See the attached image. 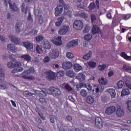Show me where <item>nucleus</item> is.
I'll list each match as a JSON object with an SVG mask.
<instances>
[{
  "mask_svg": "<svg viewBox=\"0 0 131 131\" xmlns=\"http://www.w3.org/2000/svg\"><path fill=\"white\" fill-rule=\"evenodd\" d=\"M34 73H35V71L33 68H32L29 70H25L22 73V76L25 79L32 80L34 79Z\"/></svg>",
  "mask_w": 131,
  "mask_h": 131,
  "instance_id": "1",
  "label": "nucleus"
},
{
  "mask_svg": "<svg viewBox=\"0 0 131 131\" xmlns=\"http://www.w3.org/2000/svg\"><path fill=\"white\" fill-rule=\"evenodd\" d=\"M60 55V52L58 49H52L49 53V56L51 59H57Z\"/></svg>",
  "mask_w": 131,
  "mask_h": 131,
  "instance_id": "2",
  "label": "nucleus"
},
{
  "mask_svg": "<svg viewBox=\"0 0 131 131\" xmlns=\"http://www.w3.org/2000/svg\"><path fill=\"white\" fill-rule=\"evenodd\" d=\"M70 31V27L69 26H62L58 31L59 35H65L66 33Z\"/></svg>",
  "mask_w": 131,
  "mask_h": 131,
  "instance_id": "3",
  "label": "nucleus"
},
{
  "mask_svg": "<svg viewBox=\"0 0 131 131\" xmlns=\"http://www.w3.org/2000/svg\"><path fill=\"white\" fill-rule=\"evenodd\" d=\"M73 26L76 30H81L83 28V23L80 20H77L74 21Z\"/></svg>",
  "mask_w": 131,
  "mask_h": 131,
  "instance_id": "4",
  "label": "nucleus"
},
{
  "mask_svg": "<svg viewBox=\"0 0 131 131\" xmlns=\"http://www.w3.org/2000/svg\"><path fill=\"white\" fill-rule=\"evenodd\" d=\"M116 114L117 117H122V116H124V108H123V106H117Z\"/></svg>",
  "mask_w": 131,
  "mask_h": 131,
  "instance_id": "5",
  "label": "nucleus"
},
{
  "mask_svg": "<svg viewBox=\"0 0 131 131\" xmlns=\"http://www.w3.org/2000/svg\"><path fill=\"white\" fill-rule=\"evenodd\" d=\"M47 78L50 80H55L56 79V73L53 72L52 71H48L45 73Z\"/></svg>",
  "mask_w": 131,
  "mask_h": 131,
  "instance_id": "6",
  "label": "nucleus"
},
{
  "mask_svg": "<svg viewBox=\"0 0 131 131\" xmlns=\"http://www.w3.org/2000/svg\"><path fill=\"white\" fill-rule=\"evenodd\" d=\"M78 39H73L67 43L66 46L67 49H70V48H74L76 46H78Z\"/></svg>",
  "mask_w": 131,
  "mask_h": 131,
  "instance_id": "7",
  "label": "nucleus"
},
{
  "mask_svg": "<svg viewBox=\"0 0 131 131\" xmlns=\"http://www.w3.org/2000/svg\"><path fill=\"white\" fill-rule=\"evenodd\" d=\"M22 63L20 61L16 60L15 63L12 62H9L7 63V66L8 68H15V67H18V66H21Z\"/></svg>",
  "mask_w": 131,
  "mask_h": 131,
  "instance_id": "8",
  "label": "nucleus"
},
{
  "mask_svg": "<svg viewBox=\"0 0 131 131\" xmlns=\"http://www.w3.org/2000/svg\"><path fill=\"white\" fill-rule=\"evenodd\" d=\"M51 41L55 46H61L62 45V37H55L52 39Z\"/></svg>",
  "mask_w": 131,
  "mask_h": 131,
  "instance_id": "9",
  "label": "nucleus"
},
{
  "mask_svg": "<svg viewBox=\"0 0 131 131\" xmlns=\"http://www.w3.org/2000/svg\"><path fill=\"white\" fill-rule=\"evenodd\" d=\"M63 6L62 5H58L55 9V16H59V15H61L62 13H63Z\"/></svg>",
  "mask_w": 131,
  "mask_h": 131,
  "instance_id": "10",
  "label": "nucleus"
},
{
  "mask_svg": "<svg viewBox=\"0 0 131 131\" xmlns=\"http://www.w3.org/2000/svg\"><path fill=\"white\" fill-rule=\"evenodd\" d=\"M116 110L115 106H110L106 109L105 114L107 115H112V114L115 112Z\"/></svg>",
  "mask_w": 131,
  "mask_h": 131,
  "instance_id": "11",
  "label": "nucleus"
},
{
  "mask_svg": "<svg viewBox=\"0 0 131 131\" xmlns=\"http://www.w3.org/2000/svg\"><path fill=\"white\" fill-rule=\"evenodd\" d=\"M96 101V98H95V96L93 95H89L86 98V102L87 104H90L92 105L95 101Z\"/></svg>",
  "mask_w": 131,
  "mask_h": 131,
  "instance_id": "12",
  "label": "nucleus"
},
{
  "mask_svg": "<svg viewBox=\"0 0 131 131\" xmlns=\"http://www.w3.org/2000/svg\"><path fill=\"white\" fill-rule=\"evenodd\" d=\"M76 86L78 89H79V88H83L84 86V88H86V89H87L88 91H92L93 89V87L92 86V85H91V84L89 83H87V84L80 83V84H77Z\"/></svg>",
  "mask_w": 131,
  "mask_h": 131,
  "instance_id": "13",
  "label": "nucleus"
},
{
  "mask_svg": "<svg viewBox=\"0 0 131 131\" xmlns=\"http://www.w3.org/2000/svg\"><path fill=\"white\" fill-rule=\"evenodd\" d=\"M62 66L63 69H66V70L71 69V68H72V63L70 61L64 62H63Z\"/></svg>",
  "mask_w": 131,
  "mask_h": 131,
  "instance_id": "14",
  "label": "nucleus"
},
{
  "mask_svg": "<svg viewBox=\"0 0 131 131\" xmlns=\"http://www.w3.org/2000/svg\"><path fill=\"white\" fill-rule=\"evenodd\" d=\"M92 32L93 34H96L97 33H100L101 35H102V34H103V31H102V30L100 29L99 28V27H98V26H94L92 30Z\"/></svg>",
  "mask_w": 131,
  "mask_h": 131,
  "instance_id": "15",
  "label": "nucleus"
},
{
  "mask_svg": "<svg viewBox=\"0 0 131 131\" xmlns=\"http://www.w3.org/2000/svg\"><path fill=\"white\" fill-rule=\"evenodd\" d=\"M95 125L98 128H102L103 127L102 119L101 118L98 117L95 118Z\"/></svg>",
  "mask_w": 131,
  "mask_h": 131,
  "instance_id": "16",
  "label": "nucleus"
},
{
  "mask_svg": "<svg viewBox=\"0 0 131 131\" xmlns=\"http://www.w3.org/2000/svg\"><path fill=\"white\" fill-rule=\"evenodd\" d=\"M21 46L26 48L27 50H32L33 49V45L29 42H23Z\"/></svg>",
  "mask_w": 131,
  "mask_h": 131,
  "instance_id": "17",
  "label": "nucleus"
},
{
  "mask_svg": "<svg viewBox=\"0 0 131 131\" xmlns=\"http://www.w3.org/2000/svg\"><path fill=\"white\" fill-rule=\"evenodd\" d=\"M52 94L54 97H56V98H59L60 96H61V91L57 88H53L52 89Z\"/></svg>",
  "mask_w": 131,
  "mask_h": 131,
  "instance_id": "18",
  "label": "nucleus"
},
{
  "mask_svg": "<svg viewBox=\"0 0 131 131\" xmlns=\"http://www.w3.org/2000/svg\"><path fill=\"white\" fill-rule=\"evenodd\" d=\"M9 38H10L11 41L16 43V45H20V39L13 36V35H9Z\"/></svg>",
  "mask_w": 131,
  "mask_h": 131,
  "instance_id": "19",
  "label": "nucleus"
},
{
  "mask_svg": "<svg viewBox=\"0 0 131 131\" xmlns=\"http://www.w3.org/2000/svg\"><path fill=\"white\" fill-rule=\"evenodd\" d=\"M95 90L96 93H100L101 92H103L104 90V87L102 86L101 85H94V89L93 90V92H95Z\"/></svg>",
  "mask_w": 131,
  "mask_h": 131,
  "instance_id": "20",
  "label": "nucleus"
},
{
  "mask_svg": "<svg viewBox=\"0 0 131 131\" xmlns=\"http://www.w3.org/2000/svg\"><path fill=\"white\" fill-rule=\"evenodd\" d=\"M7 49L9 52H12V53H16L17 52V47L12 43L7 45Z\"/></svg>",
  "mask_w": 131,
  "mask_h": 131,
  "instance_id": "21",
  "label": "nucleus"
},
{
  "mask_svg": "<svg viewBox=\"0 0 131 131\" xmlns=\"http://www.w3.org/2000/svg\"><path fill=\"white\" fill-rule=\"evenodd\" d=\"M87 65L88 67H89V68H91V69H94L97 67V62L93 60H90L87 62Z\"/></svg>",
  "mask_w": 131,
  "mask_h": 131,
  "instance_id": "22",
  "label": "nucleus"
},
{
  "mask_svg": "<svg viewBox=\"0 0 131 131\" xmlns=\"http://www.w3.org/2000/svg\"><path fill=\"white\" fill-rule=\"evenodd\" d=\"M64 13L66 15L68 16L70 18H71L72 17V11H71V9H69L68 10V8H67V5H64Z\"/></svg>",
  "mask_w": 131,
  "mask_h": 131,
  "instance_id": "23",
  "label": "nucleus"
},
{
  "mask_svg": "<svg viewBox=\"0 0 131 131\" xmlns=\"http://www.w3.org/2000/svg\"><path fill=\"white\" fill-rule=\"evenodd\" d=\"M66 75L67 76H69V77H71L72 78H74L76 75L73 70H69L67 71L66 73Z\"/></svg>",
  "mask_w": 131,
  "mask_h": 131,
  "instance_id": "24",
  "label": "nucleus"
},
{
  "mask_svg": "<svg viewBox=\"0 0 131 131\" xmlns=\"http://www.w3.org/2000/svg\"><path fill=\"white\" fill-rule=\"evenodd\" d=\"M21 59H24V60H25V61H27L28 62H29L32 60V57L29 54H23L20 55Z\"/></svg>",
  "mask_w": 131,
  "mask_h": 131,
  "instance_id": "25",
  "label": "nucleus"
},
{
  "mask_svg": "<svg viewBox=\"0 0 131 131\" xmlns=\"http://www.w3.org/2000/svg\"><path fill=\"white\" fill-rule=\"evenodd\" d=\"M64 20H65V17L61 16L57 18V21L55 23L56 26H60L61 24L64 22Z\"/></svg>",
  "mask_w": 131,
  "mask_h": 131,
  "instance_id": "26",
  "label": "nucleus"
},
{
  "mask_svg": "<svg viewBox=\"0 0 131 131\" xmlns=\"http://www.w3.org/2000/svg\"><path fill=\"white\" fill-rule=\"evenodd\" d=\"M8 3L9 4V6L10 7V9L14 11V12H17L18 11L19 8L16 6L15 4H13V5H12V3L10 0H8Z\"/></svg>",
  "mask_w": 131,
  "mask_h": 131,
  "instance_id": "27",
  "label": "nucleus"
},
{
  "mask_svg": "<svg viewBox=\"0 0 131 131\" xmlns=\"http://www.w3.org/2000/svg\"><path fill=\"white\" fill-rule=\"evenodd\" d=\"M76 78L79 81H83L85 79V75L82 73H80L77 76Z\"/></svg>",
  "mask_w": 131,
  "mask_h": 131,
  "instance_id": "28",
  "label": "nucleus"
},
{
  "mask_svg": "<svg viewBox=\"0 0 131 131\" xmlns=\"http://www.w3.org/2000/svg\"><path fill=\"white\" fill-rule=\"evenodd\" d=\"M73 69L76 72H79V71L82 70V67L78 63H75L73 66Z\"/></svg>",
  "mask_w": 131,
  "mask_h": 131,
  "instance_id": "29",
  "label": "nucleus"
},
{
  "mask_svg": "<svg viewBox=\"0 0 131 131\" xmlns=\"http://www.w3.org/2000/svg\"><path fill=\"white\" fill-rule=\"evenodd\" d=\"M130 94V91L128 89H124L122 90L121 93V97H124V96H128Z\"/></svg>",
  "mask_w": 131,
  "mask_h": 131,
  "instance_id": "30",
  "label": "nucleus"
},
{
  "mask_svg": "<svg viewBox=\"0 0 131 131\" xmlns=\"http://www.w3.org/2000/svg\"><path fill=\"white\" fill-rule=\"evenodd\" d=\"M23 71V68L21 66H18L17 67H14V69L12 71V73H18V72H22Z\"/></svg>",
  "mask_w": 131,
  "mask_h": 131,
  "instance_id": "31",
  "label": "nucleus"
},
{
  "mask_svg": "<svg viewBox=\"0 0 131 131\" xmlns=\"http://www.w3.org/2000/svg\"><path fill=\"white\" fill-rule=\"evenodd\" d=\"M99 83L100 84H102V85H106L107 83H108V81H107V79L104 77H101L98 80Z\"/></svg>",
  "mask_w": 131,
  "mask_h": 131,
  "instance_id": "32",
  "label": "nucleus"
},
{
  "mask_svg": "<svg viewBox=\"0 0 131 131\" xmlns=\"http://www.w3.org/2000/svg\"><path fill=\"white\" fill-rule=\"evenodd\" d=\"M93 52L91 51H90L86 54L83 55L82 59L83 60H90L92 57Z\"/></svg>",
  "mask_w": 131,
  "mask_h": 131,
  "instance_id": "33",
  "label": "nucleus"
},
{
  "mask_svg": "<svg viewBox=\"0 0 131 131\" xmlns=\"http://www.w3.org/2000/svg\"><path fill=\"white\" fill-rule=\"evenodd\" d=\"M106 92L110 94L112 98H115L116 96V93L115 92V90L114 89H108L106 90Z\"/></svg>",
  "mask_w": 131,
  "mask_h": 131,
  "instance_id": "34",
  "label": "nucleus"
},
{
  "mask_svg": "<svg viewBox=\"0 0 131 131\" xmlns=\"http://www.w3.org/2000/svg\"><path fill=\"white\" fill-rule=\"evenodd\" d=\"M43 48L46 50H50V49L51 48L50 42L48 41H45L43 44Z\"/></svg>",
  "mask_w": 131,
  "mask_h": 131,
  "instance_id": "35",
  "label": "nucleus"
},
{
  "mask_svg": "<svg viewBox=\"0 0 131 131\" xmlns=\"http://www.w3.org/2000/svg\"><path fill=\"white\" fill-rule=\"evenodd\" d=\"M5 80V74L3 72V69L0 66V82H3Z\"/></svg>",
  "mask_w": 131,
  "mask_h": 131,
  "instance_id": "36",
  "label": "nucleus"
},
{
  "mask_svg": "<svg viewBox=\"0 0 131 131\" xmlns=\"http://www.w3.org/2000/svg\"><path fill=\"white\" fill-rule=\"evenodd\" d=\"M22 22L18 21L16 23L15 27H16V31L17 33L20 32V28H21V26H22Z\"/></svg>",
  "mask_w": 131,
  "mask_h": 131,
  "instance_id": "37",
  "label": "nucleus"
},
{
  "mask_svg": "<svg viewBox=\"0 0 131 131\" xmlns=\"http://www.w3.org/2000/svg\"><path fill=\"white\" fill-rule=\"evenodd\" d=\"M78 15L81 17V18H84V19H87V18L89 17V15L88 13H85L83 11H80L79 12Z\"/></svg>",
  "mask_w": 131,
  "mask_h": 131,
  "instance_id": "38",
  "label": "nucleus"
},
{
  "mask_svg": "<svg viewBox=\"0 0 131 131\" xmlns=\"http://www.w3.org/2000/svg\"><path fill=\"white\" fill-rule=\"evenodd\" d=\"M80 95L83 98H86L88 96V92H86V90L82 89L80 92Z\"/></svg>",
  "mask_w": 131,
  "mask_h": 131,
  "instance_id": "39",
  "label": "nucleus"
},
{
  "mask_svg": "<svg viewBox=\"0 0 131 131\" xmlns=\"http://www.w3.org/2000/svg\"><path fill=\"white\" fill-rule=\"evenodd\" d=\"M121 57L125 59V60H127L129 61L131 59V56H127V54H126L125 52H122L121 54Z\"/></svg>",
  "mask_w": 131,
  "mask_h": 131,
  "instance_id": "40",
  "label": "nucleus"
},
{
  "mask_svg": "<svg viewBox=\"0 0 131 131\" xmlns=\"http://www.w3.org/2000/svg\"><path fill=\"white\" fill-rule=\"evenodd\" d=\"M92 38H93V35L92 34H87L84 37V40H86V41H90V40H92Z\"/></svg>",
  "mask_w": 131,
  "mask_h": 131,
  "instance_id": "41",
  "label": "nucleus"
},
{
  "mask_svg": "<svg viewBox=\"0 0 131 131\" xmlns=\"http://www.w3.org/2000/svg\"><path fill=\"white\" fill-rule=\"evenodd\" d=\"M131 17V14H126L122 15L121 18L123 20L126 21Z\"/></svg>",
  "mask_w": 131,
  "mask_h": 131,
  "instance_id": "42",
  "label": "nucleus"
},
{
  "mask_svg": "<svg viewBox=\"0 0 131 131\" xmlns=\"http://www.w3.org/2000/svg\"><path fill=\"white\" fill-rule=\"evenodd\" d=\"M123 70H125V71H127V72L131 73V67L126 64H124L123 66Z\"/></svg>",
  "mask_w": 131,
  "mask_h": 131,
  "instance_id": "43",
  "label": "nucleus"
},
{
  "mask_svg": "<svg viewBox=\"0 0 131 131\" xmlns=\"http://www.w3.org/2000/svg\"><path fill=\"white\" fill-rule=\"evenodd\" d=\"M62 88H64V89H66V90H67V91H69V92H71V91H72V88L68 84H63Z\"/></svg>",
  "mask_w": 131,
  "mask_h": 131,
  "instance_id": "44",
  "label": "nucleus"
},
{
  "mask_svg": "<svg viewBox=\"0 0 131 131\" xmlns=\"http://www.w3.org/2000/svg\"><path fill=\"white\" fill-rule=\"evenodd\" d=\"M117 85L118 89H122V88H123V85H124V82L122 80H120L118 82Z\"/></svg>",
  "mask_w": 131,
  "mask_h": 131,
  "instance_id": "45",
  "label": "nucleus"
},
{
  "mask_svg": "<svg viewBox=\"0 0 131 131\" xmlns=\"http://www.w3.org/2000/svg\"><path fill=\"white\" fill-rule=\"evenodd\" d=\"M90 30H91V27L90 26L86 25L84 27L83 32V33H88L90 32Z\"/></svg>",
  "mask_w": 131,
  "mask_h": 131,
  "instance_id": "46",
  "label": "nucleus"
},
{
  "mask_svg": "<svg viewBox=\"0 0 131 131\" xmlns=\"http://www.w3.org/2000/svg\"><path fill=\"white\" fill-rule=\"evenodd\" d=\"M36 50L38 54H42V48H41V46L37 45L36 47Z\"/></svg>",
  "mask_w": 131,
  "mask_h": 131,
  "instance_id": "47",
  "label": "nucleus"
},
{
  "mask_svg": "<svg viewBox=\"0 0 131 131\" xmlns=\"http://www.w3.org/2000/svg\"><path fill=\"white\" fill-rule=\"evenodd\" d=\"M106 67H107V66L105 64H101L98 66V70H100V71H103L104 69H106Z\"/></svg>",
  "mask_w": 131,
  "mask_h": 131,
  "instance_id": "48",
  "label": "nucleus"
},
{
  "mask_svg": "<svg viewBox=\"0 0 131 131\" xmlns=\"http://www.w3.org/2000/svg\"><path fill=\"white\" fill-rule=\"evenodd\" d=\"M7 40H8V38H7V37L2 34H0V41H2V42H7Z\"/></svg>",
  "mask_w": 131,
  "mask_h": 131,
  "instance_id": "49",
  "label": "nucleus"
},
{
  "mask_svg": "<svg viewBox=\"0 0 131 131\" xmlns=\"http://www.w3.org/2000/svg\"><path fill=\"white\" fill-rule=\"evenodd\" d=\"M66 57L68 58V59H73V58L74 57V55L70 52H69L66 54Z\"/></svg>",
  "mask_w": 131,
  "mask_h": 131,
  "instance_id": "50",
  "label": "nucleus"
},
{
  "mask_svg": "<svg viewBox=\"0 0 131 131\" xmlns=\"http://www.w3.org/2000/svg\"><path fill=\"white\" fill-rule=\"evenodd\" d=\"M42 39H43V36L41 35H39L36 37V41H37V42H39V41H41Z\"/></svg>",
  "mask_w": 131,
  "mask_h": 131,
  "instance_id": "51",
  "label": "nucleus"
},
{
  "mask_svg": "<svg viewBox=\"0 0 131 131\" xmlns=\"http://www.w3.org/2000/svg\"><path fill=\"white\" fill-rule=\"evenodd\" d=\"M57 76L58 78H60V77H62V76H64V71H60L57 73Z\"/></svg>",
  "mask_w": 131,
  "mask_h": 131,
  "instance_id": "52",
  "label": "nucleus"
},
{
  "mask_svg": "<svg viewBox=\"0 0 131 131\" xmlns=\"http://www.w3.org/2000/svg\"><path fill=\"white\" fill-rule=\"evenodd\" d=\"M38 23L39 24H42L43 23V17L41 15H39L38 16Z\"/></svg>",
  "mask_w": 131,
  "mask_h": 131,
  "instance_id": "53",
  "label": "nucleus"
},
{
  "mask_svg": "<svg viewBox=\"0 0 131 131\" xmlns=\"http://www.w3.org/2000/svg\"><path fill=\"white\" fill-rule=\"evenodd\" d=\"M95 8H96V6L95 5V3H91L89 6V10H90L91 11L94 10Z\"/></svg>",
  "mask_w": 131,
  "mask_h": 131,
  "instance_id": "54",
  "label": "nucleus"
},
{
  "mask_svg": "<svg viewBox=\"0 0 131 131\" xmlns=\"http://www.w3.org/2000/svg\"><path fill=\"white\" fill-rule=\"evenodd\" d=\"M23 95H24V96H27V95H28L29 96H33V95H34V94H32L28 91H24L23 92Z\"/></svg>",
  "mask_w": 131,
  "mask_h": 131,
  "instance_id": "55",
  "label": "nucleus"
},
{
  "mask_svg": "<svg viewBox=\"0 0 131 131\" xmlns=\"http://www.w3.org/2000/svg\"><path fill=\"white\" fill-rule=\"evenodd\" d=\"M51 60V58H50V56H46L43 59V62L44 63H48V62H50V60Z\"/></svg>",
  "mask_w": 131,
  "mask_h": 131,
  "instance_id": "56",
  "label": "nucleus"
},
{
  "mask_svg": "<svg viewBox=\"0 0 131 131\" xmlns=\"http://www.w3.org/2000/svg\"><path fill=\"white\" fill-rule=\"evenodd\" d=\"M7 89H8V85L7 84H0V90H6Z\"/></svg>",
  "mask_w": 131,
  "mask_h": 131,
  "instance_id": "57",
  "label": "nucleus"
},
{
  "mask_svg": "<svg viewBox=\"0 0 131 131\" xmlns=\"http://www.w3.org/2000/svg\"><path fill=\"white\" fill-rule=\"evenodd\" d=\"M107 17L108 19H112V10H110L107 14Z\"/></svg>",
  "mask_w": 131,
  "mask_h": 131,
  "instance_id": "58",
  "label": "nucleus"
},
{
  "mask_svg": "<svg viewBox=\"0 0 131 131\" xmlns=\"http://www.w3.org/2000/svg\"><path fill=\"white\" fill-rule=\"evenodd\" d=\"M7 18L8 20H12L13 19V15L11 13H8L7 14Z\"/></svg>",
  "mask_w": 131,
  "mask_h": 131,
  "instance_id": "59",
  "label": "nucleus"
},
{
  "mask_svg": "<svg viewBox=\"0 0 131 131\" xmlns=\"http://www.w3.org/2000/svg\"><path fill=\"white\" fill-rule=\"evenodd\" d=\"M34 92L37 94V95H39V96H42L43 95V92H41L38 90H34Z\"/></svg>",
  "mask_w": 131,
  "mask_h": 131,
  "instance_id": "60",
  "label": "nucleus"
},
{
  "mask_svg": "<svg viewBox=\"0 0 131 131\" xmlns=\"http://www.w3.org/2000/svg\"><path fill=\"white\" fill-rule=\"evenodd\" d=\"M38 31L37 30H32L29 33V34H37Z\"/></svg>",
  "mask_w": 131,
  "mask_h": 131,
  "instance_id": "61",
  "label": "nucleus"
},
{
  "mask_svg": "<svg viewBox=\"0 0 131 131\" xmlns=\"http://www.w3.org/2000/svg\"><path fill=\"white\" fill-rule=\"evenodd\" d=\"M127 109L131 113V101L127 102Z\"/></svg>",
  "mask_w": 131,
  "mask_h": 131,
  "instance_id": "62",
  "label": "nucleus"
},
{
  "mask_svg": "<svg viewBox=\"0 0 131 131\" xmlns=\"http://www.w3.org/2000/svg\"><path fill=\"white\" fill-rule=\"evenodd\" d=\"M91 16V20L92 22H94V21H95V20H96L97 18L96 17V15H95V14L92 13Z\"/></svg>",
  "mask_w": 131,
  "mask_h": 131,
  "instance_id": "63",
  "label": "nucleus"
},
{
  "mask_svg": "<svg viewBox=\"0 0 131 131\" xmlns=\"http://www.w3.org/2000/svg\"><path fill=\"white\" fill-rule=\"evenodd\" d=\"M40 12H39V10L38 9H35V12H34V14L35 15V16H39V14H40Z\"/></svg>",
  "mask_w": 131,
  "mask_h": 131,
  "instance_id": "64",
  "label": "nucleus"
}]
</instances>
